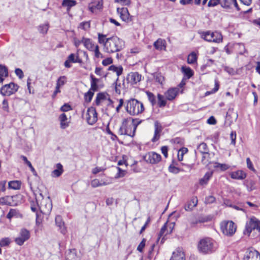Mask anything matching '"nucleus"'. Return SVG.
<instances>
[{
	"label": "nucleus",
	"mask_w": 260,
	"mask_h": 260,
	"mask_svg": "<svg viewBox=\"0 0 260 260\" xmlns=\"http://www.w3.org/2000/svg\"><path fill=\"white\" fill-rule=\"evenodd\" d=\"M141 122V121H137V122L133 119L132 121L127 119H124L120 126L118 133L121 135H127L133 137L135 135V132L137 126Z\"/></svg>",
	"instance_id": "nucleus-1"
},
{
	"label": "nucleus",
	"mask_w": 260,
	"mask_h": 260,
	"mask_svg": "<svg viewBox=\"0 0 260 260\" xmlns=\"http://www.w3.org/2000/svg\"><path fill=\"white\" fill-rule=\"evenodd\" d=\"M199 251L203 254H208L215 251L217 244L215 241L210 238L201 239L199 242Z\"/></svg>",
	"instance_id": "nucleus-2"
},
{
	"label": "nucleus",
	"mask_w": 260,
	"mask_h": 260,
	"mask_svg": "<svg viewBox=\"0 0 260 260\" xmlns=\"http://www.w3.org/2000/svg\"><path fill=\"white\" fill-rule=\"evenodd\" d=\"M104 49L105 52L109 53L120 51L122 46L120 39L116 36L106 39Z\"/></svg>",
	"instance_id": "nucleus-3"
},
{
	"label": "nucleus",
	"mask_w": 260,
	"mask_h": 260,
	"mask_svg": "<svg viewBox=\"0 0 260 260\" xmlns=\"http://www.w3.org/2000/svg\"><path fill=\"white\" fill-rule=\"evenodd\" d=\"M126 110L131 115H135L142 113L144 107L143 104L135 99H132L127 101Z\"/></svg>",
	"instance_id": "nucleus-4"
},
{
	"label": "nucleus",
	"mask_w": 260,
	"mask_h": 260,
	"mask_svg": "<svg viewBox=\"0 0 260 260\" xmlns=\"http://www.w3.org/2000/svg\"><path fill=\"white\" fill-rule=\"evenodd\" d=\"M255 231L258 232V235H260V221L255 217H252L249 222L246 223L244 234L250 236L251 234Z\"/></svg>",
	"instance_id": "nucleus-5"
},
{
	"label": "nucleus",
	"mask_w": 260,
	"mask_h": 260,
	"mask_svg": "<svg viewBox=\"0 0 260 260\" xmlns=\"http://www.w3.org/2000/svg\"><path fill=\"white\" fill-rule=\"evenodd\" d=\"M220 228L223 234L229 236L233 235L236 230V226L232 221L222 222Z\"/></svg>",
	"instance_id": "nucleus-6"
},
{
	"label": "nucleus",
	"mask_w": 260,
	"mask_h": 260,
	"mask_svg": "<svg viewBox=\"0 0 260 260\" xmlns=\"http://www.w3.org/2000/svg\"><path fill=\"white\" fill-rule=\"evenodd\" d=\"M18 85L11 82L3 86L0 90L1 93L4 96H10L15 93L18 89Z\"/></svg>",
	"instance_id": "nucleus-7"
},
{
	"label": "nucleus",
	"mask_w": 260,
	"mask_h": 260,
	"mask_svg": "<svg viewBox=\"0 0 260 260\" xmlns=\"http://www.w3.org/2000/svg\"><path fill=\"white\" fill-rule=\"evenodd\" d=\"M143 159L147 163L156 164L161 160V156L155 152H149L143 156Z\"/></svg>",
	"instance_id": "nucleus-8"
},
{
	"label": "nucleus",
	"mask_w": 260,
	"mask_h": 260,
	"mask_svg": "<svg viewBox=\"0 0 260 260\" xmlns=\"http://www.w3.org/2000/svg\"><path fill=\"white\" fill-rule=\"evenodd\" d=\"M52 208V202L49 197L47 199L43 200L39 207L40 212L45 215H49L51 211Z\"/></svg>",
	"instance_id": "nucleus-9"
},
{
	"label": "nucleus",
	"mask_w": 260,
	"mask_h": 260,
	"mask_svg": "<svg viewBox=\"0 0 260 260\" xmlns=\"http://www.w3.org/2000/svg\"><path fill=\"white\" fill-rule=\"evenodd\" d=\"M200 34L201 38L208 42L219 43L222 40L221 35H219L218 38L215 37V34L210 31L202 32Z\"/></svg>",
	"instance_id": "nucleus-10"
},
{
	"label": "nucleus",
	"mask_w": 260,
	"mask_h": 260,
	"mask_svg": "<svg viewBox=\"0 0 260 260\" xmlns=\"http://www.w3.org/2000/svg\"><path fill=\"white\" fill-rule=\"evenodd\" d=\"M98 120L97 113L95 108L90 107L88 108L87 112L86 120L90 125L95 123Z\"/></svg>",
	"instance_id": "nucleus-11"
},
{
	"label": "nucleus",
	"mask_w": 260,
	"mask_h": 260,
	"mask_svg": "<svg viewBox=\"0 0 260 260\" xmlns=\"http://www.w3.org/2000/svg\"><path fill=\"white\" fill-rule=\"evenodd\" d=\"M29 237V232L25 229H22L20 231L19 237L16 238L15 239V241L18 245L21 246L23 245L24 242L27 240Z\"/></svg>",
	"instance_id": "nucleus-12"
},
{
	"label": "nucleus",
	"mask_w": 260,
	"mask_h": 260,
	"mask_svg": "<svg viewBox=\"0 0 260 260\" xmlns=\"http://www.w3.org/2000/svg\"><path fill=\"white\" fill-rule=\"evenodd\" d=\"M243 260H260V254L254 249H248L246 252Z\"/></svg>",
	"instance_id": "nucleus-13"
},
{
	"label": "nucleus",
	"mask_w": 260,
	"mask_h": 260,
	"mask_svg": "<svg viewBox=\"0 0 260 260\" xmlns=\"http://www.w3.org/2000/svg\"><path fill=\"white\" fill-rule=\"evenodd\" d=\"M117 12L120 14V17L123 21L127 22L132 21V16H130L128 9L126 8H118Z\"/></svg>",
	"instance_id": "nucleus-14"
},
{
	"label": "nucleus",
	"mask_w": 260,
	"mask_h": 260,
	"mask_svg": "<svg viewBox=\"0 0 260 260\" xmlns=\"http://www.w3.org/2000/svg\"><path fill=\"white\" fill-rule=\"evenodd\" d=\"M141 75L138 72H132L128 74L126 80L132 85L136 84L141 80Z\"/></svg>",
	"instance_id": "nucleus-15"
},
{
	"label": "nucleus",
	"mask_w": 260,
	"mask_h": 260,
	"mask_svg": "<svg viewBox=\"0 0 260 260\" xmlns=\"http://www.w3.org/2000/svg\"><path fill=\"white\" fill-rule=\"evenodd\" d=\"M162 131V127L161 124L158 121H155L154 122V134L151 139V141L153 143L156 142L159 139Z\"/></svg>",
	"instance_id": "nucleus-16"
},
{
	"label": "nucleus",
	"mask_w": 260,
	"mask_h": 260,
	"mask_svg": "<svg viewBox=\"0 0 260 260\" xmlns=\"http://www.w3.org/2000/svg\"><path fill=\"white\" fill-rule=\"evenodd\" d=\"M230 175L233 179L243 180L246 177L247 174L242 170H238L231 172Z\"/></svg>",
	"instance_id": "nucleus-17"
},
{
	"label": "nucleus",
	"mask_w": 260,
	"mask_h": 260,
	"mask_svg": "<svg viewBox=\"0 0 260 260\" xmlns=\"http://www.w3.org/2000/svg\"><path fill=\"white\" fill-rule=\"evenodd\" d=\"M55 223L57 226L59 228L60 232L63 235L67 232L66 228L64 226V222L62 221V217L60 215H57L55 217Z\"/></svg>",
	"instance_id": "nucleus-18"
},
{
	"label": "nucleus",
	"mask_w": 260,
	"mask_h": 260,
	"mask_svg": "<svg viewBox=\"0 0 260 260\" xmlns=\"http://www.w3.org/2000/svg\"><path fill=\"white\" fill-rule=\"evenodd\" d=\"M170 260H185V254L181 249L174 251Z\"/></svg>",
	"instance_id": "nucleus-19"
},
{
	"label": "nucleus",
	"mask_w": 260,
	"mask_h": 260,
	"mask_svg": "<svg viewBox=\"0 0 260 260\" xmlns=\"http://www.w3.org/2000/svg\"><path fill=\"white\" fill-rule=\"evenodd\" d=\"M66 260H80L79 257L77 256L75 249H69L66 252Z\"/></svg>",
	"instance_id": "nucleus-20"
},
{
	"label": "nucleus",
	"mask_w": 260,
	"mask_h": 260,
	"mask_svg": "<svg viewBox=\"0 0 260 260\" xmlns=\"http://www.w3.org/2000/svg\"><path fill=\"white\" fill-rule=\"evenodd\" d=\"M178 89L176 88H171L168 90L165 93V96L167 99L169 101L174 99L178 94Z\"/></svg>",
	"instance_id": "nucleus-21"
},
{
	"label": "nucleus",
	"mask_w": 260,
	"mask_h": 260,
	"mask_svg": "<svg viewBox=\"0 0 260 260\" xmlns=\"http://www.w3.org/2000/svg\"><path fill=\"white\" fill-rule=\"evenodd\" d=\"M82 42V44H83L86 49L90 51H93L95 47V45H94L90 39L83 37Z\"/></svg>",
	"instance_id": "nucleus-22"
},
{
	"label": "nucleus",
	"mask_w": 260,
	"mask_h": 260,
	"mask_svg": "<svg viewBox=\"0 0 260 260\" xmlns=\"http://www.w3.org/2000/svg\"><path fill=\"white\" fill-rule=\"evenodd\" d=\"M198 204V199L197 197L193 198L190 201L187 202L185 205L184 209L187 211H191Z\"/></svg>",
	"instance_id": "nucleus-23"
},
{
	"label": "nucleus",
	"mask_w": 260,
	"mask_h": 260,
	"mask_svg": "<svg viewBox=\"0 0 260 260\" xmlns=\"http://www.w3.org/2000/svg\"><path fill=\"white\" fill-rule=\"evenodd\" d=\"M59 120L60 121V128L65 129L69 125V122L67 121V117L64 113H62L59 116Z\"/></svg>",
	"instance_id": "nucleus-24"
},
{
	"label": "nucleus",
	"mask_w": 260,
	"mask_h": 260,
	"mask_svg": "<svg viewBox=\"0 0 260 260\" xmlns=\"http://www.w3.org/2000/svg\"><path fill=\"white\" fill-rule=\"evenodd\" d=\"M154 47L158 50L166 49V41L165 40L158 39L154 43Z\"/></svg>",
	"instance_id": "nucleus-25"
},
{
	"label": "nucleus",
	"mask_w": 260,
	"mask_h": 260,
	"mask_svg": "<svg viewBox=\"0 0 260 260\" xmlns=\"http://www.w3.org/2000/svg\"><path fill=\"white\" fill-rule=\"evenodd\" d=\"M90 77L91 78L90 90L93 91H97L98 89V82H99V79L95 78L92 74L90 75Z\"/></svg>",
	"instance_id": "nucleus-26"
},
{
	"label": "nucleus",
	"mask_w": 260,
	"mask_h": 260,
	"mask_svg": "<svg viewBox=\"0 0 260 260\" xmlns=\"http://www.w3.org/2000/svg\"><path fill=\"white\" fill-rule=\"evenodd\" d=\"M103 6V0L98 1L96 2L93 3L92 6H89V9L90 11L93 13L95 9L102 10Z\"/></svg>",
	"instance_id": "nucleus-27"
},
{
	"label": "nucleus",
	"mask_w": 260,
	"mask_h": 260,
	"mask_svg": "<svg viewBox=\"0 0 260 260\" xmlns=\"http://www.w3.org/2000/svg\"><path fill=\"white\" fill-rule=\"evenodd\" d=\"M63 172L62 166L58 163L56 165V169L52 172V175L53 177H57L61 175Z\"/></svg>",
	"instance_id": "nucleus-28"
},
{
	"label": "nucleus",
	"mask_w": 260,
	"mask_h": 260,
	"mask_svg": "<svg viewBox=\"0 0 260 260\" xmlns=\"http://www.w3.org/2000/svg\"><path fill=\"white\" fill-rule=\"evenodd\" d=\"M212 173L211 172H207L204 177L200 179L199 183L201 185H206L207 184L209 180L211 177Z\"/></svg>",
	"instance_id": "nucleus-29"
},
{
	"label": "nucleus",
	"mask_w": 260,
	"mask_h": 260,
	"mask_svg": "<svg viewBox=\"0 0 260 260\" xmlns=\"http://www.w3.org/2000/svg\"><path fill=\"white\" fill-rule=\"evenodd\" d=\"M182 73L189 79L193 76V71L189 67L182 66L181 68Z\"/></svg>",
	"instance_id": "nucleus-30"
},
{
	"label": "nucleus",
	"mask_w": 260,
	"mask_h": 260,
	"mask_svg": "<svg viewBox=\"0 0 260 260\" xmlns=\"http://www.w3.org/2000/svg\"><path fill=\"white\" fill-rule=\"evenodd\" d=\"M197 149L199 152L202 154L206 153L209 152V149L207 147V144L205 143H201L197 148Z\"/></svg>",
	"instance_id": "nucleus-31"
},
{
	"label": "nucleus",
	"mask_w": 260,
	"mask_h": 260,
	"mask_svg": "<svg viewBox=\"0 0 260 260\" xmlns=\"http://www.w3.org/2000/svg\"><path fill=\"white\" fill-rule=\"evenodd\" d=\"M153 77L155 82L162 85L165 81V78L160 73H155L153 74Z\"/></svg>",
	"instance_id": "nucleus-32"
},
{
	"label": "nucleus",
	"mask_w": 260,
	"mask_h": 260,
	"mask_svg": "<svg viewBox=\"0 0 260 260\" xmlns=\"http://www.w3.org/2000/svg\"><path fill=\"white\" fill-rule=\"evenodd\" d=\"M8 186L10 188L19 189L21 187V182L17 180L11 181L9 182Z\"/></svg>",
	"instance_id": "nucleus-33"
},
{
	"label": "nucleus",
	"mask_w": 260,
	"mask_h": 260,
	"mask_svg": "<svg viewBox=\"0 0 260 260\" xmlns=\"http://www.w3.org/2000/svg\"><path fill=\"white\" fill-rule=\"evenodd\" d=\"M109 71H112L114 72H116L117 76H119L122 74L123 71V68L121 66L117 67L114 65L110 66L108 68Z\"/></svg>",
	"instance_id": "nucleus-34"
},
{
	"label": "nucleus",
	"mask_w": 260,
	"mask_h": 260,
	"mask_svg": "<svg viewBox=\"0 0 260 260\" xmlns=\"http://www.w3.org/2000/svg\"><path fill=\"white\" fill-rule=\"evenodd\" d=\"M146 93L147 94L148 100L151 103L152 106H154L156 104V98L154 94L149 91H146Z\"/></svg>",
	"instance_id": "nucleus-35"
},
{
	"label": "nucleus",
	"mask_w": 260,
	"mask_h": 260,
	"mask_svg": "<svg viewBox=\"0 0 260 260\" xmlns=\"http://www.w3.org/2000/svg\"><path fill=\"white\" fill-rule=\"evenodd\" d=\"M244 185L247 187V190L249 191L254 189V183L251 180H246L244 182Z\"/></svg>",
	"instance_id": "nucleus-36"
},
{
	"label": "nucleus",
	"mask_w": 260,
	"mask_h": 260,
	"mask_svg": "<svg viewBox=\"0 0 260 260\" xmlns=\"http://www.w3.org/2000/svg\"><path fill=\"white\" fill-rule=\"evenodd\" d=\"M158 105L159 107H164L166 105V101L164 95L158 93L157 94Z\"/></svg>",
	"instance_id": "nucleus-37"
},
{
	"label": "nucleus",
	"mask_w": 260,
	"mask_h": 260,
	"mask_svg": "<svg viewBox=\"0 0 260 260\" xmlns=\"http://www.w3.org/2000/svg\"><path fill=\"white\" fill-rule=\"evenodd\" d=\"M197 59L196 54L194 52H191L187 58V62L189 64H193L196 62Z\"/></svg>",
	"instance_id": "nucleus-38"
},
{
	"label": "nucleus",
	"mask_w": 260,
	"mask_h": 260,
	"mask_svg": "<svg viewBox=\"0 0 260 260\" xmlns=\"http://www.w3.org/2000/svg\"><path fill=\"white\" fill-rule=\"evenodd\" d=\"M93 92L94 91L90 90V89H89V90L88 92H87L86 93H85L84 99H85V102H86L87 103H89L91 102V101L92 99V97L94 95Z\"/></svg>",
	"instance_id": "nucleus-39"
},
{
	"label": "nucleus",
	"mask_w": 260,
	"mask_h": 260,
	"mask_svg": "<svg viewBox=\"0 0 260 260\" xmlns=\"http://www.w3.org/2000/svg\"><path fill=\"white\" fill-rule=\"evenodd\" d=\"M106 99V96L105 93H99L96 95V99H95V104L96 105L99 106L100 104L101 101L102 100H104Z\"/></svg>",
	"instance_id": "nucleus-40"
},
{
	"label": "nucleus",
	"mask_w": 260,
	"mask_h": 260,
	"mask_svg": "<svg viewBox=\"0 0 260 260\" xmlns=\"http://www.w3.org/2000/svg\"><path fill=\"white\" fill-rule=\"evenodd\" d=\"M49 28V24L46 23L44 24L41 25L39 26L38 30L39 32L43 34H46Z\"/></svg>",
	"instance_id": "nucleus-41"
},
{
	"label": "nucleus",
	"mask_w": 260,
	"mask_h": 260,
	"mask_svg": "<svg viewBox=\"0 0 260 260\" xmlns=\"http://www.w3.org/2000/svg\"><path fill=\"white\" fill-rule=\"evenodd\" d=\"M220 4L223 8L229 9L231 8L232 2L230 0H221Z\"/></svg>",
	"instance_id": "nucleus-42"
},
{
	"label": "nucleus",
	"mask_w": 260,
	"mask_h": 260,
	"mask_svg": "<svg viewBox=\"0 0 260 260\" xmlns=\"http://www.w3.org/2000/svg\"><path fill=\"white\" fill-rule=\"evenodd\" d=\"M76 2L75 0H63L62 3L63 6H66L71 8L76 5Z\"/></svg>",
	"instance_id": "nucleus-43"
},
{
	"label": "nucleus",
	"mask_w": 260,
	"mask_h": 260,
	"mask_svg": "<svg viewBox=\"0 0 260 260\" xmlns=\"http://www.w3.org/2000/svg\"><path fill=\"white\" fill-rule=\"evenodd\" d=\"M0 76L7 77L8 76V71L7 68L3 65L0 64Z\"/></svg>",
	"instance_id": "nucleus-44"
},
{
	"label": "nucleus",
	"mask_w": 260,
	"mask_h": 260,
	"mask_svg": "<svg viewBox=\"0 0 260 260\" xmlns=\"http://www.w3.org/2000/svg\"><path fill=\"white\" fill-rule=\"evenodd\" d=\"M106 36L105 35H103L100 33L98 34V41L99 43L101 44H103L104 45V47H105V44L106 43Z\"/></svg>",
	"instance_id": "nucleus-45"
},
{
	"label": "nucleus",
	"mask_w": 260,
	"mask_h": 260,
	"mask_svg": "<svg viewBox=\"0 0 260 260\" xmlns=\"http://www.w3.org/2000/svg\"><path fill=\"white\" fill-rule=\"evenodd\" d=\"M169 170L171 173L177 174L179 172L183 171V169H181L179 168L175 167L173 165H171L169 167Z\"/></svg>",
	"instance_id": "nucleus-46"
},
{
	"label": "nucleus",
	"mask_w": 260,
	"mask_h": 260,
	"mask_svg": "<svg viewBox=\"0 0 260 260\" xmlns=\"http://www.w3.org/2000/svg\"><path fill=\"white\" fill-rule=\"evenodd\" d=\"M67 82L66 77L64 76L60 77L56 83V85L61 87L63 86Z\"/></svg>",
	"instance_id": "nucleus-47"
},
{
	"label": "nucleus",
	"mask_w": 260,
	"mask_h": 260,
	"mask_svg": "<svg viewBox=\"0 0 260 260\" xmlns=\"http://www.w3.org/2000/svg\"><path fill=\"white\" fill-rule=\"evenodd\" d=\"M9 197L7 196L5 197H2L0 198V204L1 205H11L10 202L8 200Z\"/></svg>",
	"instance_id": "nucleus-48"
},
{
	"label": "nucleus",
	"mask_w": 260,
	"mask_h": 260,
	"mask_svg": "<svg viewBox=\"0 0 260 260\" xmlns=\"http://www.w3.org/2000/svg\"><path fill=\"white\" fill-rule=\"evenodd\" d=\"M10 243V240L8 238H3L0 240V245L1 246H8Z\"/></svg>",
	"instance_id": "nucleus-49"
},
{
	"label": "nucleus",
	"mask_w": 260,
	"mask_h": 260,
	"mask_svg": "<svg viewBox=\"0 0 260 260\" xmlns=\"http://www.w3.org/2000/svg\"><path fill=\"white\" fill-rule=\"evenodd\" d=\"M117 169L118 172L115 176V178H119L124 177L125 175V171L122 170L120 168L118 167H117Z\"/></svg>",
	"instance_id": "nucleus-50"
},
{
	"label": "nucleus",
	"mask_w": 260,
	"mask_h": 260,
	"mask_svg": "<svg viewBox=\"0 0 260 260\" xmlns=\"http://www.w3.org/2000/svg\"><path fill=\"white\" fill-rule=\"evenodd\" d=\"M80 27L82 29L86 30L90 28V23L88 21H85L81 22L80 24Z\"/></svg>",
	"instance_id": "nucleus-51"
},
{
	"label": "nucleus",
	"mask_w": 260,
	"mask_h": 260,
	"mask_svg": "<svg viewBox=\"0 0 260 260\" xmlns=\"http://www.w3.org/2000/svg\"><path fill=\"white\" fill-rule=\"evenodd\" d=\"M220 0H210L208 3V7H213L220 4Z\"/></svg>",
	"instance_id": "nucleus-52"
},
{
	"label": "nucleus",
	"mask_w": 260,
	"mask_h": 260,
	"mask_svg": "<svg viewBox=\"0 0 260 260\" xmlns=\"http://www.w3.org/2000/svg\"><path fill=\"white\" fill-rule=\"evenodd\" d=\"M203 156L202 158V162L203 164L205 165H207L209 163V153L208 152L207 154L204 153L202 154Z\"/></svg>",
	"instance_id": "nucleus-53"
},
{
	"label": "nucleus",
	"mask_w": 260,
	"mask_h": 260,
	"mask_svg": "<svg viewBox=\"0 0 260 260\" xmlns=\"http://www.w3.org/2000/svg\"><path fill=\"white\" fill-rule=\"evenodd\" d=\"M189 221L190 224V226L191 227H193L197 224L199 223L198 218H197L194 216H192L191 218H190L189 219Z\"/></svg>",
	"instance_id": "nucleus-54"
},
{
	"label": "nucleus",
	"mask_w": 260,
	"mask_h": 260,
	"mask_svg": "<svg viewBox=\"0 0 260 260\" xmlns=\"http://www.w3.org/2000/svg\"><path fill=\"white\" fill-rule=\"evenodd\" d=\"M72 110L71 106L68 104H64L60 108V111L62 112H68Z\"/></svg>",
	"instance_id": "nucleus-55"
},
{
	"label": "nucleus",
	"mask_w": 260,
	"mask_h": 260,
	"mask_svg": "<svg viewBox=\"0 0 260 260\" xmlns=\"http://www.w3.org/2000/svg\"><path fill=\"white\" fill-rule=\"evenodd\" d=\"M16 210L15 209H11L7 215V218L8 219H11L13 216L16 214Z\"/></svg>",
	"instance_id": "nucleus-56"
},
{
	"label": "nucleus",
	"mask_w": 260,
	"mask_h": 260,
	"mask_svg": "<svg viewBox=\"0 0 260 260\" xmlns=\"http://www.w3.org/2000/svg\"><path fill=\"white\" fill-rule=\"evenodd\" d=\"M167 222L161 228L160 231L159 233V235H158V240L164 234L165 231L167 230Z\"/></svg>",
	"instance_id": "nucleus-57"
},
{
	"label": "nucleus",
	"mask_w": 260,
	"mask_h": 260,
	"mask_svg": "<svg viewBox=\"0 0 260 260\" xmlns=\"http://www.w3.org/2000/svg\"><path fill=\"white\" fill-rule=\"evenodd\" d=\"M216 167L220 168L221 170L225 171L229 169V166L226 164H221L219 163H216Z\"/></svg>",
	"instance_id": "nucleus-58"
},
{
	"label": "nucleus",
	"mask_w": 260,
	"mask_h": 260,
	"mask_svg": "<svg viewBox=\"0 0 260 260\" xmlns=\"http://www.w3.org/2000/svg\"><path fill=\"white\" fill-rule=\"evenodd\" d=\"M91 185L93 187H96L101 186L102 184L100 182L99 179H94L91 182Z\"/></svg>",
	"instance_id": "nucleus-59"
},
{
	"label": "nucleus",
	"mask_w": 260,
	"mask_h": 260,
	"mask_svg": "<svg viewBox=\"0 0 260 260\" xmlns=\"http://www.w3.org/2000/svg\"><path fill=\"white\" fill-rule=\"evenodd\" d=\"M112 62L113 59H112V58L109 57L104 59L102 61V64L105 66H107L110 64H111Z\"/></svg>",
	"instance_id": "nucleus-60"
},
{
	"label": "nucleus",
	"mask_w": 260,
	"mask_h": 260,
	"mask_svg": "<svg viewBox=\"0 0 260 260\" xmlns=\"http://www.w3.org/2000/svg\"><path fill=\"white\" fill-rule=\"evenodd\" d=\"M230 137L231 139V144L233 145H235L236 143V133L235 132H232L230 134Z\"/></svg>",
	"instance_id": "nucleus-61"
},
{
	"label": "nucleus",
	"mask_w": 260,
	"mask_h": 260,
	"mask_svg": "<svg viewBox=\"0 0 260 260\" xmlns=\"http://www.w3.org/2000/svg\"><path fill=\"white\" fill-rule=\"evenodd\" d=\"M15 73L16 74V75L20 79H22L24 76L23 73L20 69H19V68L16 69L15 71Z\"/></svg>",
	"instance_id": "nucleus-62"
},
{
	"label": "nucleus",
	"mask_w": 260,
	"mask_h": 260,
	"mask_svg": "<svg viewBox=\"0 0 260 260\" xmlns=\"http://www.w3.org/2000/svg\"><path fill=\"white\" fill-rule=\"evenodd\" d=\"M145 241H146V240L145 239H143V240L141 242V243L138 245V246L137 247V250H138L140 252L142 251V250L145 245Z\"/></svg>",
	"instance_id": "nucleus-63"
},
{
	"label": "nucleus",
	"mask_w": 260,
	"mask_h": 260,
	"mask_svg": "<svg viewBox=\"0 0 260 260\" xmlns=\"http://www.w3.org/2000/svg\"><path fill=\"white\" fill-rule=\"evenodd\" d=\"M215 201V198L212 196L207 197L205 199V203L206 204H211Z\"/></svg>",
	"instance_id": "nucleus-64"
}]
</instances>
